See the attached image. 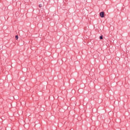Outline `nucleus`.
I'll return each instance as SVG.
<instances>
[{"instance_id":"nucleus-1","label":"nucleus","mask_w":130,"mask_h":130,"mask_svg":"<svg viewBox=\"0 0 130 130\" xmlns=\"http://www.w3.org/2000/svg\"><path fill=\"white\" fill-rule=\"evenodd\" d=\"M100 16L101 18H104V12H101L100 13Z\"/></svg>"},{"instance_id":"nucleus-4","label":"nucleus","mask_w":130,"mask_h":130,"mask_svg":"<svg viewBox=\"0 0 130 130\" xmlns=\"http://www.w3.org/2000/svg\"><path fill=\"white\" fill-rule=\"evenodd\" d=\"M39 8H42V4H40L39 5Z\"/></svg>"},{"instance_id":"nucleus-2","label":"nucleus","mask_w":130,"mask_h":130,"mask_svg":"<svg viewBox=\"0 0 130 130\" xmlns=\"http://www.w3.org/2000/svg\"><path fill=\"white\" fill-rule=\"evenodd\" d=\"M15 39H16V40H18V39H19V36H15Z\"/></svg>"},{"instance_id":"nucleus-3","label":"nucleus","mask_w":130,"mask_h":130,"mask_svg":"<svg viewBox=\"0 0 130 130\" xmlns=\"http://www.w3.org/2000/svg\"><path fill=\"white\" fill-rule=\"evenodd\" d=\"M100 39H101V40L103 39V36H100Z\"/></svg>"}]
</instances>
